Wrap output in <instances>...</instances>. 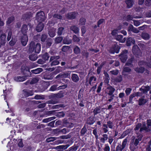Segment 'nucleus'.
I'll list each match as a JSON object with an SVG mask.
<instances>
[{
	"instance_id": "774afa93",
	"label": "nucleus",
	"mask_w": 151,
	"mask_h": 151,
	"mask_svg": "<svg viewBox=\"0 0 151 151\" xmlns=\"http://www.w3.org/2000/svg\"><path fill=\"white\" fill-rule=\"evenodd\" d=\"M87 131L86 128L84 126L81 129V135H83L85 134Z\"/></svg>"
},
{
	"instance_id": "bf43d9fd",
	"label": "nucleus",
	"mask_w": 151,
	"mask_h": 151,
	"mask_svg": "<svg viewBox=\"0 0 151 151\" xmlns=\"http://www.w3.org/2000/svg\"><path fill=\"white\" fill-rule=\"evenodd\" d=\"M73 40L74 42H78L80 41V39L76 35H74L73 37Z\"/></svg>"
},
{
	"instance_id": "6e6552de",
	"label": "nucleus",
	"mask_w": 151,
	"mask_h": 151,
	"mask_svg": "<svg viewBox=\"0 0 151 151\" xmlns=\"http://www.w3.org/2000/svg\"><path fill=\"white\" fill-rule=\"evenodd\" d=\"M128 31L129 32L132 31L135 33H138L139 32V30L134 27L132 24H130L128 27Z\"/></svg>"
},
{
	"instance_id": "6e6d98bb",
	"label": "nucleus",
	"mask_w": 151,
	"mask_h": 151,
	"mask_svg": "<svg viewBox=\"0 0 151 151\" xmlns=\"http://www.w3.org/2000/svg\"><path fill=\"white\" fill-rule=\"evenodd\" d=\"M89 53L87 52L86 50H83L82 52V54L83 56L84 57L86 58H87L88 57L89 55Z\"/></svg>"
},
{
	"instance_id": "f3484780",
	"label": "nucleus",
	"mask_w": 151,
	"mask_h": 151,
	"mask_svg": "<svg viewBox=\"0 0 151 151\" xmlns=\"http://www.w3.org/2000/svg\"><path fill=\"white\" fill-rule=\"evenodd\" d=\"M135 43V40L132 37H129L127 40L126 44L128 46L131 45L132 44H134Z\"/></svg>"
},
{
	"instance_id": "4468645a",
	"label": "nucleus",
	"mask_w": 151,
	"mask_h": 151,
	"mask_svg": "<svg viewBox=\"0 0 151 151\" xmlns=\"http://www.w3.org/2000/svg\"><path fill=\"white\" fill-rule=\"evenodd\" d=\"M106 90L108 92L107 94L109 95L113 94V93L115 90V89L111 86H109L108 87Z\"/></svg>"
},
{
	"instance_id": "a878e982",
	"label": "nucleus",
	"mask_w": 151,
	"mask_h": 151,
	"mask_svg": "<svg viewBox=\"0 0 151 151\" xmlns=\"http://www.w3.org/2000/svg\"><path fill=\"white\" fill-rule=\"evenodd\" d=\"M56 29L54 28H52L49 31L48 34L49 36L51 37H53L55 35Z\"/></svg>"
},
{
	"instance_id": "f03ea898",
	"label": "nucleus",
	"mask_w": 151,
	"mask_h": 151,
	"mask_svg": "<svg viewBox=\"0 0 151 151\" xmlns=\"http://www.w3.org/2000/svg\"><path fill=\"white\" fill-rule=\"evenodd\" d=\"M136 133L137 135V138L135 139V137L134 136H133L132 137L133 139L134 140L133 141V142L135 147L137 146L139 143V142L142 140L143 137V135L142 134L138 133L137 131L136 132Z\"/></svg>"
},
{
	"instance_id": "72a5a7b5",
	"label": "nucleus",
	"mask_w": 151,
	"mask_h": 151,
	"mask_svg": "<svg viewBox=\"0 0 151 151\" xmlns=\"http://www.w3.org/2000/svg\"><path fill=\"white\" fill-rule=\"evenodd\" d=\"M23 91L24 93V95L26 97L32 96L33 94L32 91H27V90L24 89L23 90Z\"/></svg>"
},
{
	"instance_id": "79ce46f5",
	"label": "nucleus",
	"mask_w": 151,
	"mask_h": 151,
	"mask_svg": "<svg viewBox=\"0 0 151 151\" xmlns=\"http://www.w3.org/2000/svg\"><path fill=\"white\" fill-rule=\"evenodd\" d=\"M102 137L101 138L100 140L102 142L104 143L105 141L108 138V136L106 134H104L102 135Z\"/></svg>"
},
{
	"instance_id": "f8f14e48",
	"label": "nucleus",
	"mask_w": 151,
	"mask_h": 151,
	"mask_svg": "<svg viewBox=\"0 0 151 151\" xmlns=\"http://www.w3.org/2000/svg\"><path fill=\"white\" fill-rule=\"evenodd\" d=\"M131 71V69L129 67H126L125 66L123 67L122 72V74L124 76H126L128 75L127 73H129Z\"/></svg>"
},
{
	"instance_id": "3c124183",
	"label": "nucleus",
	"mask_w": 151,
	"mask_h": 151,
	"mask_svg": "<svg viewBox=\"0 0 151 151\" xmlns=\"http://www.w3.org/2000/svg\"><path fill=\"white\" fill-rule=\"evenodd\" d=\"M72 41L71 39H68L67 38H65L63 40V43L64 44H69L71 43Z\"/></svg>"
},
{
	"instance_id": "69168bd1",
	"label": "nucleus",
	"mask_w": 151,
	"mask_h": 151,
	"mask_svg": "<svg viewBox=\"0 0 151 151\" xmlns=\"http://www.w3.org/2000/svg\"><path fill=\"white\" fill-rule=\"evenodd\" d=\"M17 40L12 38L11 40L9 42V44L12 46H13L16 43Z\"/></svg>"
},
{
	"instance_id": "e433bc0d",
	"label": "nucleus",
	"mask_w": 151,
	"mask_h": 151,
	"mask_svg": "<svg viewBox=\"0 0 151 151\" xmlns=\"http://www.w3.org/2000/svg\"><path fill=\"white\" fill-rule=\"evenodd\" d=\"M116 39L121 42H124L125 41L124 38L123 39V36L122 35H117L116 37Z\"/></svg>"
},
{
	"instance_id": "aec40b11",
	"label": "nucleus",
	"mask_w": 151,
	"mask_h": 151,
	"mask_svg": "<svg viewBox=\"0 0 151 151\" xmlns=\"http://www.w3.org/2000/svg\"><path fill=\"white\" fill-rule=\"evenodd\" d=\"M63 123L65 126L68 127H71L73 126L72 123L68 122L67 120L65 119L63 120Z\"/></svg>"
},
{
	"instance_id": "37998d69",
	"label": "nucleus",
	"mask_w": 151,
	"mask_h": 151,
	"mask_svg": "<svg viewBox=\"0 0 151 151\" xmlns=\"http://www.w3.org/2000/svg\"><path fill=\"white\" fill-rule=\"evenodd\" d=\"M138 64L140 65H144L145 66H147L148 67L149 65H150V63H147L145 61H140L139 62Z\"/></svg>"
},
{
	"instance_id": "5fc2aeb1",
	"label": "nucleus",
	"mask_w": 151,
	"mask_h": 151,
	"mask_svg": "<svg viewBox=\"0 0 151 151\" xmlns=\"http://www.w3.org/2000/svg\"><path fill=\"white\" fill-rule=\"evenodd\" d=\"M86 22V19L83 17L81 18L79 21V24L81 25H83L85 24Z\"/></svg>"
},
{
	"instance_id": "f704fd0d",
	"label": "nucleus",
	"mask_w": 151,
	"mask_h": 151,
	"mask_svg": "<svg viewBox=\"0 0 151 151\" xmlns=\"http://www.w3.org/2000/svg\"><path fill=\"white\" fill-rule=\"evenodd\" d=\"M53 73H52L50 74H45L44 75L43 78L45 79L51 80L53 78L52 75Z\"/></svg>"
},
{
	"instance_id": "9b49d317",
	"label": "nucleus",
	"mask_w": 151,
	"mask_h": 151,
	"mask_svg": "<svg viewBox=\"0 0 151 151\" xmlns=\"http://www.w3.org/2000/svg\"><path fill=\"white\" fill-rule=\"evenodd\" d=\"M32 14L31 12L27 13L23 15V19L27 21H30V18L32 17Z\"/></svg>"
},
{
	"instance_id": "b1692460",
	"label": "nucleus",
	"mask_w": 151,
	"mask_h": 151,
	"mask_svg": "<svg viewBox=\"0 0 151 151\" xmlns=\"http://www.w3.org/2000/svg\"><path fill=\"white\" fill-rule=\"evenodd\" d=\"M141 36L142 38L145 40H148L150 38V35L144 32H142Z\"/></svg>"
},
{
	"instance_id": "4c0bfd02",
	"label": "nucleus",
	"mask_w": 151,
	"mask_h": 151,
	"mask_svg": "<svg viewBox=\"0 0 151 151\" xmlns=\"http://www.w3.org/2000/svg\"><path fill=\"white\" fill-rule=\"evenodd\" d=\"M132 52L134 54H137L139 50L138 46L137 45H134L132 48Z\"/></svg>"
},
{
	"instance_id": "bb28decb",
	"label": "nucleus",
	"mask_w": 151,
	"mask_h": 151,
	"mask_svg": "<svg viewBox=\"0 0 151 151\" xmlns=\"http://www.w3.org/2000/svg\"><path fill=\"white\" fill-rule=\"evenodd\" d=\"M14 80L18 82L23 81L26 79L25 76H18L14 78Z\"/></svg>"
},
{
	"instance_id": "ea45409f",
	"label": "nucleus",
	"mask_w": 151,
	"mask_h": 151,
	"mask_svg": "<svg viewBox=\"0 0 151 151\" xmlns=\"http://www.w3.org/2000/svg\"><path fill=\"white\" fill-rule=\"evenodd\" d=\"M74 53L76 55L79 54L81 52V50L78 46H76L73 49Z\"/></svg>"
},
{
	"instance_id": "58836bf2",
	"label": "nucleus",
	"mask_w": 151,
	"mask_h": 151,
	"mask_svg": "<svg viewBox=\"0 0 151 151\" xmlns=\"http://www.w3.org/2000/svg\"><path fill=\"white\" fill-rule=\"evenodd\" d=\"M37 56L36 54H32L29 56V59L32 61H35L37 58Z\"/></svg>"
},
{
	"instance_id": "052dcab7",
	"label": "nucleus",
	"mask_w": 151,
	"mask_h": 151,
	"mask_svg": "<svg viewBox=\"0 0 151 151\" xmlns=\"http://www.w3.org/2000/svg\"><path fill=\"white\" fill-rule=\"evenodd\" d=\"M108 127L109 128L112 129L113 128L114 126L112 122L110 121H108L107 122Z\"/></svg>"
},
{
	"instance_id": "9d476101",
	"label": "nucleus",
	"mask_w": 151,
	"mask_h": 151,
	"mask_svg": "<svg viewBox=\"0 0 151 151\" xmlns=\"http://www.w3.org/2000/svg\"><path fill=\"white\" fill-rule=\"evenodd\" d=\"M150 87L148 86H142L141 88H139V91H141L143 93L147 94L148 91L150 89Z\"/></svg>"
},
{
	"instance_id": "09e8293b",
	"label": "nucleus",
	"mask_w": 151,
	"mask_h": 151,
	"mask_svg": "<svg viewBox=\"0 0 151 151\" xmlns=\"http://www.w3.org/2000/svg\"><path fill=\"white\" fill-rule=\"evenodd\" d=\"M63 40V37H58L56 38L55 40V43L58 44L60 43Z\"/></svg>"
},
{
	"instance_id": "680f3d73",
	"label": "nucleus",
	"mask_w": 151,
	"mask_h": 151,
	"mask_svg": "<svg viewBox=\"0 0 151 151\" xmlns=\"http://www.w3.org/2000/svg\"><path fill=\"white\" fill-rule=\"evenodd\" d=\"M142 124L140 123H138L136 126L135 127L134 129V130L135 131H137L140 128L142 127Z\"/></svg>"
},
{
	"instance_id": "cd10ccee",
	"label": "nucleus",
	"mask_w": 151,
	"mask_h": 151,
	"mask_svg": "<svg viewBox=\"0 0 151 151\" xmlns=\"http://www.w3.org/2000/svg\"><path fill=\"white\" fill-rule=\"evenodd\" d=\"M28 30L26 24H23L21 29L22 34H27V32Z\"/></svg>"
},
{
	"instance_id": "864d4df0",
	"label": "nucleus",
	"mask_w": 151,
	"mask_h": 151,
	"mask_svg": "<svg viewBox=\"0 0 151 151\" xmlns=\"http://www.w3.org/2000/svg\"><path fill=\"white\" fill-rule=\"evenodd\" d=\"M70 48L69 46L65 45L62 47L61 50L63 52H67L69 50Z\"/></svg>"
},
{
	"instance_id": "f257e3e1",
	"label": "nucleus",
	"mask_w": 151,
	"mask_h": 151,
	"mask_svg": "<svg viewBox=\"0 0 151 151\" xmlns=\"http://www.w3.org/2000/svg\"><path fill=\"white\" fill-rule=\"evenodd\" d=\"M36 18L37 21L40 22H42L44 21L45 19L44 13L42 11L37 12L36 15Z\"/></svg>"
},
{
	"instance_id": "6ab92c4d",
	"label": "nucleus",
	"mask_w": 151,
	"mask_h": 151,
	"mask_svg": "<svg viewBox=\"0 0 151 151\" xmlns=\"http://www.w3.org/2000/svg\"><path fill=\"white\" fill-rule=\"evenodd\" d=\"M53 42V40L50 38H48L46 41V47L48 48L50 47L52 45Z\"/></svg>"
},
{
	"instance_id": "473e14b6",
	"label": "nucleus",
	"mask_w": 151,
	"mask_h": 151,
	"mask_svg": "<svg viewBox=\"0 0 151 151\" xmlns=\"http://www.w3.org/2000/svg\"><path fill=\"white\" fill-rule=\"evenodd\" d=\"M96 78L94 76H92L90 78L89 83L90 85L93 86L96 83Z\"/></svg>"
},
{
	"instance_id": "c9c22d12",
	"label": "nucleus",
	"mask_w": 151,
	"mask_h": 151,
	"mask_svg": "<svg viewBox=\"0 0 151 151\" xmlns=\"http://www.w3.org/2000/svg\"><path fill=\"white\" fill-rule=\"evenodd\" d=\"M48 35L46 34H42L40 37L41 41L42 42H44L48 38Z\"/></svg>"
},
{
	"instance_id": "20e7f679",
	"label": "nucleus",
	"mask_w": 151,
	"mask_h": 151,
	"mask_svg": "<svg viewBox=\"0 0 151 151\" xmlns=\"http://www.w3.org/2000/svg\"><path fill=\"white\" fill-rule=\"evenodd\" d=\"M128 52L127 50H124L119 55V58L122 62L124 63L125 62L127 59V53Z\"/></svg>"
},
{
	"instance_id": "dca6fc26",
	"label": "nucleus",
	"mask_w": 151,
	"mask_h": 151,
	"mask_svg": "<svg viewBox=\"0 0 151 151\" xmlns=\"http://www.w3.org/2000/svg\"><path fill=\"white\" fill-rule=\"evenodd\" d=\"M34 42L31 41L28 46V51L30 53H32L34 51Z\"/></svg>"
},
{
	"instance_id": "49530a36",
	"label": "nucleus",
	"mask_w": 151,
	"mask_h": 151,
	"mask_svg": "<svg viewBox=\"0 0 151 151\" xmlns=\"http://www.w3.org/2000/svg\"><path fill=\"white\" fill-rule=\"evenodd\" d=\"M101 112V108L100 107H96L93 111V113L94 115H96Z\"/></svg>"
},
{
	"instance_id": "603ef678",
	"label": "nucleus",
	"mask_w": 151,
	"mask_h": 151,
	"mask_svg": "<svg viewBox=\"0 0 151 151\" xmlns=\"http://www.w3.org/2000/svg\"><path fill=\"white\" fill-rule=\"evenodd\" d=\"M123 80L122 77L121 75L117 76L115 79V81L116 82H120Z\"/></svg>"
},
{
	"instance_id": "4d7b16f0",
	"label": "nucleus",
	"mask_w": 151,
	"mask_h": 151,
	"mask_svg": "<svg viewBox=\"0 0 151 151\" xmlns=\"http://www.w3.org/2000/svg\"><path fill=\"white\" fill-rule=\"evenodd\" d=\"M34 99H45L44 96L42 95H37L34 97Z\"/></svg>"
},
{
	"instance_id": "a19ab883",
	"label": "nucleus",
	"mask_w": 151,
	"mask_h": 151,
	"mask_svg": "<svg viewBox=\"0 0 151 151\" xmlns=\"http://www.w3.org/2000/svg\"><path fill=\"white\" fill-rule=\"evenodd\" d=\"M1 40L2 45H4L6 43V35L4 34L1 35Z\"/></svg>"
},
{
	"instance_id": "de8ad7c7",
	"label": "nucleus",
	"mask_w": 151,
	"mask_h": 151,
	"mask_svg": "<svg viewBox=\"0 0 151 151\" xmlns=\"http://www.w3.org/2000/svg\"><path fill=\"white\" fill-rule=\"evenodd\" d=\"M39 78L37 77L33 78L30 82V84H33L37 83L39 81Z\"/></svg>"
},
{
	"instance_id": "4be33fe9",
	"label": "nucleus",
	"mask_w": 151,
	"mask_h": 151,
	"mask_svg": "<svg viewBox=\"0 0 151 151\" xmlns=\"http://www.w3.org/2000/svg\"><path fill=\"white\" fill-rule=\"evenodd\" d=\"M148 101V100L144 98H140L138 100V105L139 106L144 105Z\"/></svg>"
},
{
	"instance_id": "393cba45",
	"label": "nucleus",
	"mask_w": 151,
	"mask_h": 151,
	"mask_svg": "<svg viewBox=\"0 0 151 151\" xmlns=\"http://www.w3.org/2000/svg\"><path fill=\"white\" fill-rule=\"evenodd\" d=\"M15 20V17L14 16H12L9 17L6 21V24L7 25H9L11 23H13Z\"/></svg>"
},
{
	"instance_id": "ddd939ff",
	"label": "nucleus",
	"mask_w": 151,
	"mask_h": 151,
	"mask_svg": "<svg viewBox=\"0 0 151 151\" xmlns=\"http://www.w3.org/2000/svg\"><path fill=\"white\" fill-rule=\"evenodd\" d=\"M34 51L36 53H39L40 51L41 45L39 43H37L36 45L34 42Z\"/></svg>"
},
{
	"instance_id": "c85d7f7f",
	"label": "nucleus",
	"mask_w": 151,
	"mask_h": 151,
	"mask_svg": "<svg viewBox=\"0 0 151 151\" xmlns=\"http://www.w3.org/2000/svg\"><path fill=\"white\" fill-rule=\"evenodd\" d=\"M64 28L63 27H60L58 29L57 33L58 36H60L64 34Z\"/></svg>"
},
{
	"instance_id": "13d9d810",
	"label": "nucleus",
	"mask_w": 151,
	"mask_h": 151,
	"mask_svg": "<svg viewBox=\"0 0 151 151\" xmlns=\"http://www.w3.org/2000/svg\"><path fill=\"white\" fill-rule=\"evenodd\" d=\"M57 139V137H50L47 139L46 141L47 142H52Z\"/></svg>"
},
{
	"instance_id": "423d86ee",
	"label": "nucleus",
	"mask_w": 151,
	"mask_h": 151,
	"mask_svg": "<svg viewBox=\"0 0 151 151\" xmlns=\"http://www.w3.org/2000/svg\"><path fill=\"white\" fill-rule=\"evenodd\" d=\"M20 40L22 45L24 46H25L28 41V37L27 34H21Z\"/></svg>"
},
{
	"instance_id": "5701e85b",
	"label": "nucleus",
	"mask_w": 151,
	"mask_h": 151,
	"mask_svg": "<svg viewBox=\"0 0 151 151\" xmlns=\"http://www.w3.org/2000/svg\"><path fill=\"white\" fill-rule=\"evenodd\" d=\"M95 122V118L92 116L89 117L87 119V123L89 125L93 124Z\"/></svg>"
},
{
	"instance_id": "338daca9",
	"label": "nucleus",
	"mask_w": 151,
	"mask_h": 151,
	"mask_svg": "<svg viewBox=\"0 0 151 151\" xmlns=\"http://www.w3.org/2000/svg\"><path fill=\"white\" fill-rule=\"evenodd\" d=\"M19 143L18 146L19 147H22L24 146V144L22 141V139H19L18 140Z\"/></svg>"
},
{
	"instance_id": "7c9ffc66",
	"label": "nucleus",
	"mask_w": 151,
	"mask_h": 151,
	"mask_svg": "<svg viewBox=\"0 0 151 151\" xmlns=\"http://www.w3.org/2000/svg\"><path fill=\"white\" fill-rule=\"evenodd\" d=\"M71 79L72 81L74 82H78L79 79V78L77 75L75 74H72Z\"/></svg>"
},
{
	"instance_id": "0eeeda50",
	"label": "nucleus",
	"mask_w": 151,
	"mask_h": 151,
	"mask_svg": "<svg viewBox=\"0 0 151 151\" xmlns=\"http://www.w3.org/2000/svg\"><path fill=\"white\" fill-rule=\"evenodd\" d=\"M120 47L116 44H115L110 48L109 50V52L112 53H114L115 52L118 53Z\"/></svg>"
},
{
	"instance_id": "1a4fd4ad",
	"label": "nucleus",
	"mask_w": 151,
	"mask_h": 151,
	"mask_svg": "<svg viewBox=\"0 0 151 151\" xmlns=\"http://www.w3.org/2000/svg\"><path fill=\"white\" fill-rule=\"evenodd\" d=\"M78 15L77 12H70L66 14V17L68 19H75Z\"/></svg>"
},
{
	"instance_id": "39448f33",
	"label": "nucleus",
	"mask_w": 151,
	"mask_h": 151,
	"mask_svg": "<svg viewBox=\"0 0 151 151\" xmlns=\"http://www.w3.org/2000/svg\"><path fill=\"white\" fill-rule=\"evenodd\" d=\"M21 71L26 75V76H31V73L28 67L27 66H23L21 68Z\"/></svg>"
},
{
	"instance_id": "c03bdc74",
	"label": "nucleus",
	"mask_w": 151,
	"mask_h": 151,
	"mask_svg": "<svg viewBox=\"0 0 151 151\" xmlns=\"http://www.w3.org/2000/svg\"><path fill=\"white\" fill-rule=\"evenodd\" d=\"M134 70L137 73H142L144 72V68L143 67L136 68L134 69Z\"/></svg>"
},
{
	"instance_id": "2eb2a0df",
	"label": "nucleus",
	"mask_w": 151,
	"mask_h": 151,
	"mask_svg": "<svg viewBox=\"0 0 151 151\" xmlns=\"http://www.w3.org/2000/svg\"><path fill=\"white\" fill-rule=\"evenodd\" d=\"M70 29L75 34H77L79 32V29L76 25H73L70 26Z\"/></svg>"
},
{
	"instance_id": "e2e57ef3",
	"label": "nucleus",
	"mask_w": 151,
	"mask_h": 151,
	"mask_svg": "<svg viewBox=\"0 0 151 151\" xmlns=\"http://www.w3.org/2000/svg\"><path fill=\"white\" fill-rule=\"evenodd\" d=\"M134 25L136 27H138L140 24V22L139 21L133 20Z\"/></svg>"
},
{
	"instance_id": "a18cd8bd",
	"label": "nucleus",
	"mask_w": 151,
	"mask_h": 151,
	"mask_svg": "<svg viewBox=\"0 0 151 151\" xmlns=\"http://www.w3.org/2000/svg\"><path fill=\"white\" fill-rule=\"evenodd\" d=\"M55 119V116L49 117L48 118L44 119L42 120V122L44 123H47L49 122L54 119Z\"/></svg>"
},
{
	"instance_id": "8fccbe9b",
	"label": "nucleus",
	"mask_w": 151,
	"mask_h": 151,
	"mask_svg": "<svg viewBox=\"0 0 151 151\" xmlns=\"http://www.w3.org/2000/svg\"><path fill=\"white\" fill-rule=\"evenodd\" d=\"M49 57V54L47 52H45L42 55V58L45 61L48 60Z\"/></svg>"
},
{
	"instance_id": "c756f323",
	"label": "nucleus",
	"mask_w": 151,
	"mask_h": 151,
	"mask_svg": "<svg viewBox=\"0 0 151 151\" xmlns=\"http://www.w3.org/2000/svg\"><path fill=\"white\" fill-rule=\"evenodd\" d=\"M42 71L43 70L42 68H38L35 70H31V73H32L37 74L39 73Z\"/></svg>"
},
{
	"instance_id": "0e129e2a",
	"label": "nucleus",
	"mask_w": 151,
	"mask_h": 151,
	"mask_svg": "<svg viewBox=\"0 0 151 151\" xmlns=\"http://www.w3.org/2000/svg\"><path fill=\"white\" fill-rule=\"evenodd\" d=\"M151 139L150 141L149 142L147 145V147L146 149V151H150L151 150Z\"/></svg>"
},
{
	"instance_id": "412c9836",
	"label": "nucleus",
	"mask_w": 151,
	"mask_h": 151,
	"mask_svg": "<svg viewBox=\"0 0 151 151\" xmlns=\"http://www.w3.org/2000/svg\"><path fill=\"white\" fill-rule=\"evenodd\" d=\"M143 130L145 131V132H148L150 131V129L148 126L147 127L145 124H143L140 128L139 132H141Z\"/></svg>"
},
{
	"instance_id": "2f4dec72",
	"label": "nucleus",
	"mask_w": 151,
	"mask_h": 151,
	"mask_svg": "<svg viewBox=\"0 0 151 151\" xmlns=\"http://www.w3.org/2000/svg\"><path fill=\"white\" fill-rule=\"evenodd\" d=\"M125 2L127 4V7L128 8L132 7L134 4V1L132 0H126Z\"/></svg>"
},
{
	"instance_id": "a211bd4d",
	"label": "nucleus",
	"mask_w": 151,
	"mask_h": 151,
	"mask_svg": "<svg viewBox=\"0 0 151 151\" xmlns=\"http://www.w3.org/2000/svg\"><path fill=\"white\" fill-rule=\"evenodd\" d=\"M44 26L42 22H39L36 27V30L38 32H41L43 29Z\"/></svg>"
},
{
	"instance_id": "7ed1b4c3",
	"label": "nucleus",
	"mask_w": 151,
	"mask_h": 151,
	"mask_svg": "<svg viewBox=\"0 0 151 151\" xmlns=\"http://www.w3.org/2000/svg\"><path fill=\"white\" fill-rule=\"evenodd\" d=\"M60 58L59 56H51L49 61L52 62L51 63V66L55 65H58L60 62L59 61L57 60L59 59Z\"/></svg>"
}]
</instances>
